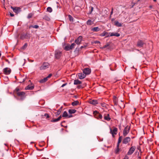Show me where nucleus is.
Wrapping results in <instances>:
<instances>
[{
    "label": "nucleus",
    "instance_id": "f257e3e1",
    "mask_svg": "<svg viewBox=\"0 0 159 159\" xmlns=\"http://www.w3.org/2000/svg\"><path fill=\"white\" fill-rule=\"evenodd\" d=\"M93 114L94 117L98 120H101L102 118V115L97 111H95L93 112Z\"/></svg>",
    "mask_w": 159,
    "mask_h": 159
},
{
    "label": "nucleus",
    "instance_id": "f03ea898",
    "mask_svg": "<svg viewBox=\"0 0 159 159\" xmlns=\"http://www.w3.org/2000/svg\"><path fill=\"white\" fill-rule=\"evenodd\" d=\"M16 93L18 96L20 97L21 100H23L25 97V93L24 92H17Z\"/></svg>",
    "mask_w": 159,
    "mask_h": 159
},
{
    "label": "nucleus",
    "instance_id": "7ed1b4c3",
    "mask_svg": "<svg viewBox=\"0 0 159 159\" xmlns=\"http://www.w3.org/2000/svg\"><path fill=\"white\" fill-rule=\"evenodd\" d=\"M130 129V127L127 126L125 128L123 131V135L124 136H126L129 133Z\"/></svg>",
    "mask_w": 159,
    "mask_h": 159
},
{
    "label": "nucleus",
    "instance_id": "20e7f679",
    "mask_svg": "<svg viewBox=\"0 0 159 159\" xmlns=\"http://www.w3.org/2000/svg\"><path fill=\"white\" fill-rule=\"evenodd\" d=\"M49 66V65L48 63L44 62L43 64L40 67V69L41 70H45L48 68Z\"/></svg>",
    "mask_w": 159,
    "mask_h": 159
},
{
    "label": "nucleus",
    "instance_id": "39448f33",
    "mask_svg": "<svg viewBox=\"0 0 159 159\" xmlns=\"http://www.w3.org/2000/svg\"><path fill=\"white\" fill-rule=\"evenodd\" d=\"M136 147L135 146H133L131 147L129 149L127 152V154L128 155H130L132 154L135 150Z\"/></svg>",
    "mask_w": 159,
    "mask_h": 159
},
{
    "label": "nucleus",
    "instance_id": "423d86ee",
    "mask_svg": "<svg viewBox=\"0 0 159 159\" xmlns=\"http://www.w3.org/2000/svg\"><path fill=\"white\" fill-rule=\"evenodd\" d=\"M117 131V129L116 127L114 128L113 130L111 128H110V133L112 134V137H114L115 135L117 134L116 132Z\"/></svg>",
    "mask_w": 159,
    "mask_h": 159
},
{
    "label": "nucleus",
    "instance_id": "0eeeda50",
    "mask_svg": "<svg viewBox=\"0 0 159 159\" xmlns=\"http://www.w3.org/2000/svg\"><path fill=\"white\" fill-rule=\"evenodd\" d=\"M30 37V34L28 33H26L21 34L20 35V38L21 39H24L27 37Z\"/></svg>",
    "mask_w": 159,
    "mask_h": 159
},
{
    "label": "nucleus",
    "instance_id": "6e6552de",
    "mask_svg": "<svg viewBox=\"0 0 159 159\" xmlns=\"http://www.w3.org/2000/svg\"><path fill=\"white\" fill-rule=\"evenodd\" d=\"M91 72V69L89 68H85L83 70L84 73L85 75L89 74Z\"/></svg>",
    "mask_w": 159,
    "mask_h": 159
},
{
    "label": "nucleus",
    "instance_id": "1a4fd4ad",
    "mask_svg": "<svg viewBox=\"0 0 159 159\" xmlns=\"http://www.w3.org/2000/svg\"><path fill=\"white\" fill-rule=\"evenodd\" d=\"M131 140L130 138L129 137H126L122 141V143L124 144H127Z\"/></svg>",
    "mask_w": 159,
    "mask_h": 159
},
{
    "label": "nucleus",
    "instance_id": "9d476101",
    "mask_svg": "<svg viewBox=\"0 0 159 159\" xmlns=\"http://www.w3.org/2000/svg\"><path fill=\"white\" fill-rule=\"evenodd\" d=\"M82 40V36H79L77 39L75 40V42L77 44H80L81 43V42Z\"/></svg>",
    "mask_w": 159,
    "mask_h": 159
},
{
    "label": "nucleus",
    "instance_id": "9b49d317",
    "mask_svg": "<svg viewBox=\"0 0 159 159\" xmlns=\"http://www.w3.org/2000/svg\"><path fill=\"white\" fill-rule=\"evenodd\" d=\"M3 71L5 74L8 75L10 74L11 70L10 68L6 67L3 69Z\"/></svg>",
    "mask_w": 159,
    "mask_h": 159
},
{
    "label": "nucleus",
    "instance_id": "f8f14e48",
    "mask_svg": "<svg viewBox=\"0 0 159 159\" xmlns=\"http://www.w3.org/2000/svg\"><path fill=\"white\" fill-rule=\"evenodd\" d=\"M61 52L59 51H56L55 53V57L57 59H59L61 56Z\"/></svg>",
    "mask_w": 159,
    "mask_h": 159
},
{
    "label": "nucleus",
    "instance_id": "ddd939ff",
    "mask_svg": "<svg viewBox=\"0 0 159 159\" xmlns=\"http://www.w3.org/2000/svg\"><path fill=\"white\" fill-rule=\"evenodd\" d=\"M11 8L13 9V11L16 13H19L20 11V7H11Z\"/></svg>",
    "mask_w": 159,
    "mask_h": 159
},
{
    "label": "nucleus",
    "instance_id": "4468645a",
    "mask_svg": "<svg viewBox=\"0 0 159 159\" xmlns=\"http://www.w3.org/2000/svg\"><path fill=\"white\" fill-rule=\"evenodd\" d=\"M109 34H110V35H108L107 36H116V37H119L120 36V34L118 33H110Z\"/></svg>",
    "mask_w": 159,
    "mask_h": 159
},
{
    "label": "nucleus",
    "instance_id": "2eb2a0df",
    "mask_svg": "<svg viewBox=\"0 0 159 159\" xmlns=\"http://www.w3.org/2000/svg\"><path fill=\"white\" fill-rule=\"evenodd\" d=\"M78 76L80 79H83L86 77V75L84 73H80L78 74Z\"/></svg>",
    "mask_w": 159,
    "mask_h": 159
},
{
    "label": "nucleus",
    "instance_id": "dca6fc26",
    "mask_svg": "<svg viewBox=\"0 0 159 159\" xmlns=\"http://www.w3.org/2000/svg\"><path fill=\"white\" fill-rule=\"evenodd\" d=\"M101 30V29L98 27H93L91 29V30L93 32H98Z\"/></svg>",
    "mask_w": 159,
    "mask_h": 159
},
{
    "label": "nucleus",
    "instance_id": "f3484780",
    "mask_svg": "<svg viewBox=\"0 0 159 159\" xmlns=\"http://www.w3.org/2000/svg\"><path fill=\"white\" fill-rule=\"evenodd\" d=\"M34 88V85L31 84V85H29L28 86L26 87L25 89L26 90H32Z\"/></svg>",
    "mask_w": 159,
    "mask_h": 159
},
{
    "label": "nucleus",
    "instance_id": "a211bd4d",
    "mask_svg": "<svg viewBox=\"0 0 159 159\" xmlns=\"http://www.w3.org/2000/svg\"><path fill=\"white\" fill-rule=\"evenodd\" d=\"M86 23L88 25H91L93 24L94 20H91L89 19L87 21Z\"/></svg>",
    "mask_w": 159,
    "mask_h": 159
},
{
    "label": "nucleus",
    "instance_id": "6ab92c4d",
    "mask_svg": "<svg viewBox=\"0 0 159 159\" xmlns=\"http://www.w3.org/2000/svg\"><path fill=\"white\" fill-rule=\"evenodd\" d=\"M144 43L142 40H139L137 42V45L138 47H142Z\"/></svg>",
    "mask_w": 159,
    "mask_h": 159
},
{
    "label": "nucleus",
    "instance_id": "aec40b11",
    "mask_svg": "<svg viewBox=\"0 0 159 159\" xmlns=\"http://www.w3.org/2000/svg\"><path fill=\"white\" fill-rule=\"evenodd\" d=\"M104 119L105 120H107V121H109L111 118L110 117V115L109 114H107V115H104Z\"/></svg>",
    "mask_w": 159,
    "mask_h": 159
},
{
    "label": "nucleus",
    "instance_id": "412c9836",
    "mask_svg": "<svg viewBox=\"0 0 159 159\" xmlns=\"http://www.w3.org/2000/svg\"><path fill=\"white\" fill-rule=\"evenodd\" d=\"M89 103L93 105H96L98 103V101L96 100H92L90 101Z\"/></svg>",
    "mask_w": 159,
    "mask_h": 159
},
{
    "label": "nucleus",
    "instance_id": "4be33fe9",
    "mask_svg": "<svg viewBox=\"0 0 159 159\" xmlns=\"http://www.w3.org/2000/svg\"><path fill=\"white\" fill-rule=\"evenodd\" d=\"M115 25L118 27H120L122 26L121 23H119L118 21H115Z\"/></svg>",
    "mask_w": 159,
    "mask_h": 159
},
{
    "label": "nucleus",
    "instance_id": "5701e85b",
    "mask_svg": "<svg viewBox=\"0 0 159 159\" xmlns=\"http://www.w3.org/2000/svg\"><path fill=\"white\" fill-rule=\"evenodd\" d=\"M81 83V82L78 80H75L74 81V84L75 85L80 84Z\"/></svg>",
    "mask_w": 159,
    "mask_h": 159
},
{
    "label": "nucleus",
    "instance_id": "b1692460",
    "mask_svg": "<svg viewBox=\"0 0 159 159\" xmlns=\"http://www.w3.org/2000/svg\"><path fill=\"white\" fill-rule=\"evenodd\" d=\"M76 112V110L74 109H69L68 111L69 113L70 114L75 113Z\"/></svg>",
    "mask_w": 159,
    "mask_h": 159
},
{
    "label": "nucleus",
    "instance_id": "393cba45",
    "mask_svg": "<svg viewBox=\"0 0 159 159\" xmlns=\"http://www.w3.org/2000/svg\"><path fill=\"white\" fill-rule=\"evenodd\" d=\"M61 117V116H60L57 119H53L51 121L52 122H57V121H59L60 120Z\"/></svg>",
    "mask_w": 159,
    "mask_h": 159
},
{
    "label": "nucleus",
    "instance_id": "a878e982",
    "mask_svg": "<svg viewBox=\"0 0 159 159\" xmlns=\"http://www.w3.org/2000/svg\"><path fill=\"white\" fill-rule=\"evenodd\" d=\"M113 102L115 104V105H117L118 103L117 100V98L115 96H113Z\"/></svg>",
    "mask_w": 159,
    "mask_h": 159
},
{
    "label": "nucleus",
    "instance_id": "bb28decb",
    "mask_svg": "<svg viewBox=\"0 0 159 159\" xmlns=\"http://www.w3.org/2000/svg\"><path fill=\"white\" fill-rule=\"evenodd\" d=\"M108 33H107L106 32L104 31L102 33H101L100 35L101 36H102V37H103V36H107H107L108 35Z\"/></svg>",
    "mask_w": 159,
    "mask_h": 159
},
{
    "label": "nucleus",
    "instance_id": "cd10ccee",
    "mask_svg": "<svg viewBox=\"0 0 159 159\" xmlns=\"http://www.w3.org/2000/svg\"><path fill=\"white\" fill-rule=\"evenodd\" d=\"M79 103V102L78 101H74L72 103V105L73 106H75L78 105Z\"/></svg>",
    "mask_w": 159,
    "mask_h": 159
},
{
    "label": "nucleus",
    "instance_id": "c85d7f7f",
    "mask_svg": "<svg viewBox=\"0 0 159 159\" xmlns=\"http://www.w3.org/2000/svg\"><path fill=\"white\" fill-rule=\"evenodd\" d=\"M62 116L64 117H66L67 118L68 116V115L67 112L66 111H65L63 113Z\"/></svg>",
    "mask_w": 159,
    "mask_h": 159
},
{
    "label": "nucleus",
    "instance_id": "c756f323",
    "mask_svg": "<svg viewBox=\"0 0 159 159\" xmlns=\"http://www.w3.org/2000/svg\"><path fill=\"white\" fill-rule=\"evenodd\" d=\"M48 80L47 78L46 77L45 78H44L43 79H42L41 80H40L39 82L40 83H43L46 81Z\"/></svg>",
    "mask_w": 159,
    "mask_h": 159
},
{
    "label": "nucleus",
    "instance_id": "7c9ffc66",
    "mask_svg": "<svg viewBox=\"0 0 159 159\" xmlns=\"http://www.w3.org/2000/svg\"><path fill=\"white\" fill-rule=\"evenodd\" d=\"M29 28H33L35 29H38L39 28V26L36 25H31L30 26Z\"/></svg>",
    "mask_w": 159,
    "mask_h": 159
},
{
    "label": "nucleus",
    "instance_id": "2f4dec72",
    "mask_svg": "<svg viewBox=\"0 0 159 159\" xmlns=\"http://www.w3.org/2000/svg\"><path fill=\"white\" fill-rule=\"evenodd\" d=\"M70 45H68L66 46L65 48V49L66 51H69L70 50Z\"/></svg>",
    "mask_w": 159,
    "mask_h": 159
},
{
    "label": "nucleus",
    "instance_id": "473e14b6",
    "mask_svg": "<svg viewBox=\"0 0 159 159\" xmlns=\"http://www.w3.org/2000/svg\"><path fill=\"white\" fill-rule=\"evenodd\" d=\"M68 17H69V20L70 21H72V22H73V20H74L73 18L71 15H68Z\"/></svg>",
    "mask_w": 159,
    "mask_h": 159
},
{
    "label": "nucleus",
    "instance_id": "72a5a7b5",
    "mask_svg": "<svg viewBox=\"0 0 159 159\" xmlns=\"http://www.w3.org/2000/svg\"><path fill=\"white\" fill-rule=\"evenodd\" d=\"M75 45V43H72L70 45V49H72L74 48V46Z\"/></svg>",
    "mask_w": 159,
    "mask_h": 159
},
{
    "label": "nucleus",
    "instance_id": "f704fd0d",
    "mask_svg": "<svg viewBox=\"0 0 159 159\" xmlns=\"http://www.w3.org/2000/svg\"><path fill=\"white\" fill-rule=\"evenodd\" d=\"M47 11L49 12H51L52 11V9L51 7H48L47 8Z\"/></svg>",
    "mask_w": 159,
    "mask_h": 159
},
{
    "label": "nucleus",
    "instance_id": "c9c22d12",
    "mask_svg": "<svg viewBox=\"0 0 159 159\" xmlns=\"http://www.w3.org/2000/svg\"><path fill=\"white\" fill-rule=\"evenodd\" d=\"M122 136H120L119 138L118 141V143H121V141H122Z\"/></svg>",
    "mask_w": 159,
    "mask_h": 159
},
{
    "label": "nucleus",
    "instance_id": "e433bc0d",
    "mask_svg": "<svg viewBox=\"0 0 159 159\" xmlns=\"http://www.w3.org/2000/svg\"><path fill=\"white\" fill-rule=\"evenodd\" d=\"M33 15V14L32 13H29V14H28V15L27 18L28 19H30V18H31L32 17Z\"/></svg>",
    "mask_w": 159,
    "mask_h": 159
},
{
    "label": "nucleus",
    "instance_id": "4c0bfd02",
    "mask_svg": "<svg viewBox=\"0 0 159 159\" xmlns=\"http://www.w3.org/2000/svg\"><path fill=\"white\" fill-rule=\"evenodd\" d=\"M61 108L60 109H59V110H58L57 111V114L58 115H59L61 113Z\"/></svg>",
    "mask_w": 159,
    "mask_h": 159
},
{
    "label": "nucleus",
    "instance_id": "58836bf2",
    "mask_svg": "<svg viewBox=\"0 0 159 159\" xmlns=\"http://www.w3.org/2000/svg\"><path fill=\"white\" fill-rule=\"evenodd\" d=\"M120 151V149L119 148H116V149L115 150V153L117 154Z\"/></svg>",
    "mask_w": 159,
    "mask_h": 159
},
{
    "label": "nucleus",
    "instance_id": "ea45409f",
    "mask_svg": "<svg viewBox=\"0 0 159 159\" xmlns=\"http://www.w3.org/2000/svg\"><path fill=\"white\" fill-rule=\"evenodd\" d=\"M93 7H91V9L89 12V14H91L92 13L93 11Z\"/></svg>",
    "mask_w": 159,
    "mask_h": 159
},
{
    "label": "nucleus",
    "instance_id": "a19ab883",
    "mask_svg": "<svg viewBox=\"0 0 159 159\" xmlns=\"http://www.w3.org/2000/svg\"><path fill=\"white\" fill-rule=\"evenodd\" d=\"M27 46V43H25V44L24 45V46L22 47V48L24 49L26 48Z\"/></svg>",
    "mask_w": 159,
    "mask_h": 159
},
{
    "label": "nucleus",
    "instance_id": "79ce46f5",
    "mask_svg": "<svg viewBox=\"0 0 159 159\" xmlns=\"http://www.w3.org/2000/svg\"><path fill=\"white\" fill-rule=\"evenodd\" d=\"M67 84L66 83H65V84H63L61 86V87H63L64 86H66V84Z\"/></svg>",
    "mask_w": 159,
    "mask_h": 159
},
{
    "label": "nucleus",
    "instance_id": "37998d69",
    "mask_svg": "<svg viewBox=\"0 0 159 159\" xmlns=\"http://www.w3.org/2000/svg\"><path fill=\"white\" fill-rule=\"evenodd\" d=\"M123 159H129V157L128 156L126 155L125 156Z\"/></svg>",
    "mask_w": 159,
    "mask_h": 159
},
{
    "label": "nucleus",
    "instance_id": "c03bdc74",
    "mask_svg": "<svg viewBox=\"0 0 159 159\" xmlns=\"http://www.w3.org/2000/svg\"><path fill=\"white\" fill-rule=\"evenodd\" d=\"M52 75L51 74H50L49 75L47 76V77H46L47 78V79H48V78H50L51 76H52Z\"/></svg>",
    "mask_w": 159,
    "mask_h": 159
},
{
    "label": "nucleus",
    "instance_id": "a18cd8bd",
    "mask_svg": "<svg viewBox=\"0 0 159 159\" xmlns=\"http://www.w3.org/2000/svg\"><path fill=\"white\" fill-rule=\"evenodd\" d=\"M113 9L112 8L111 9V15L113 13Z\"/></svg>",
    "mask_w": 159,
    "mask_h": 159
},
{
    "label": "nucleus",
    "instance_id": "49530a36",
    "mask_svg": "<svg viewBox=\"0 0 159 159\" xmlns=\"http://www.w3.org/2000/svg\"><path fill=\"white\" fill-rule=\"evenodd\" d=\"M72 116L71 114H70L69 115H68V116L67 117V118H70L72 117Z\"/></svg>",
    "mask_w": 159,
    "mask_h": 159
},
{
    "label": "nucleus",
    "instance_id": "de8ad7c7",
    "mask_svg": "<svg viewBox=\"0 0 159 159\" xmlns=\"http://www.w3.org/2000/svg\"><path fill=\"white\" fill-rule=\"evenodd\" d=\"M86 47V46H81V47H80V48L81 49H82L83 48H85Z\"/></svg>",
    "mask_w": 159,
    "mask_h": 159
},
{
    "label": "nucleus",
    "instance_id": "09e8293b",
    "mask_svg": "<svg viewBox=\"0 0 159 159\" xmlns=\"http://www.w3.org/2000/svg\"><path fill=\"white\" fill-rule=\"evenodd\" d=\"M45 116H46V117H47V118H49V115H48V114H45Z\"/></svg>",
    "mask_w": 159,
    "mask_h": 159
},
{
    "label": "nucleus",
    "instance_id": "8fccbe9b",
    "mask_svg": "<svg viewBox=\"0 0 159 159\" xmlns=\"http://www.w3.org/2000/svg\"><path fill=\"white\" fill-rule=\"evenodd\" d=\"M120 145V143H117V148H119Z\"/></svg>",
    "mask_w": 159,
    "mask_h": 159
},
{
    "label": "nucleus",
    "instance_id": "3c124183",
    "mask_svg": "<svg viewBox=\"0 0 159 159\" xmlns=\"http://www.w3.org/2000/svg\"><path fill=\"white\" fill-rule=\"evenodd\" d=\"M10 15L12 17L13 16H14V15L13 14H12L11 13H10Z\"/></svg>",
    "mask_w": 159,
    "mask_h": 159
},
{
    "label": "nucleus",
    "instance_id": "603ef678",
    "mask_svg": "<svg viewBox=\"0 0 159 159\" xmlns=\"http://www.w3.org/2000/svg\"><path fill=\"white\" fill-rule=\"evenodd\" d=\"M6 62H7L9 64L10 63V62L7 59L6 60Z\"/></svg>",
    "mask_w": 159,
    "mask_h": 159
},
{
    "label": "nucleus",
    "instance_id": "864d4df0",
    "mask_svg": "<svg viewBox=\"0 0 159 159\" xmlns=\"http://www.w3.org/2000/svg\"><path fill=\"white\" fill-rule=\"evenodd\" d=\"M102 106L103 107H104L105 106V104H102Z\"/></svg>",
    "mask_w": 159,
    "mask_h": 159
},
{
    "label": "nucleus",
    "instance_id": "5fc2aeb1",
    "mask_svg": "<svg viewBox=\"0 0 159 159\" xmlns=\"http://www.w3.org/2000/svg\"><path fill=\"white\" fill-rule=\"evenodd\" d=\"M16 90L17 91V92H19V89H16Z\"/></svg>",
    "mask_w": 159,
    "mask_h": 159
},
{
    "label": "nucleus",
    "instance_id": "6e6d98bb",
    "mask_svg": "<svg viewBox=\"0 0 159 159\" xmlns=\"http://www.w3.org/2000/svg\"><path fill=\"white\" fill-rule=\"evenodd\" d=\"M43 149H38V151H41L43 150Z\"/></svg>",
    "mask_w": 159,
    "mask_h": 159
},
{
    "label": "nucleus",
    "instance_id": "4d7b16f0",
    "mask_svg": "<svg viewBox=\"0 0 159 159\" xmlns=\"http://www.w3.org/2000/svg\"><path fill=\"white\" fill-rule=\"evenodd\" d=\"M149 7L150 8H152V5H150L149 6Z\"/></svg>",
    "mask_w": 159,
    "mask_h": 159
},
{
    "label": "nucleus",
    "instance_id": "13d9d810",
    "mask_svg": "<svg viewBox=\"0 0 159 159\" xmlns=\"http://www.w3.org/2000/svg\"><path fill=\"white\" fill-rule=\"evenodd\" d=\"M114 18H112V19H111L112 21H114Z\"/></svg>",
    "mask_w": 159,
    "mask_h": 159
},
{
    "label": "nucleus",
    "instance_id": "bf43d9fd",
    "mask_svg": "<svg viewBox=\"0 0 159 159\" xmlns=\"http://www.w3.org/2000/svg\"><path fill=\"white\" fill-rule=\"evenodd\" d=\"M154 2H156L157 0H153Z\"/></svg>",
    "mask_w": 159,
    "mask_h": 159
},
{
    "label": "nucleus",
    "instance_id": "052dcab7",
    "mask_svg": "<svg viewBox=\"0 0 159 159\" xmlns=\"http://www.w3.org/2000/svg\"><path fill=\"white\" fill-rule=\"evenodd\" d=\"M4 145H5V146H7V144H6V143H5V144H4Z\"/></svg>",
    "mask_w": 159,
    "mask_h": 159
},
{
    "label": "nucleus",
    "instance_id": "680f3d73",
    "mask_svg": "<svg viewBox=\"0 0 159 159\" xmlns=\"http://www.w3.org/2000/svg\"><path fill=\"white\" fill-rule=\"evenodd\" d=\"M107 47V45H105L104 47L105 48H106Z\"/></svg>",
    "mask_w": 159,
    "mask_h": 159
},
{
    "label": "nucleus",
    "instance_id": "e2e57ef3",
    "mask_svg": "<svg viewBox=\"0 0 159 159\" xmlns=\"http://www.w3.org/2000/svg\"><path fill=\"white\" fill-rule=\"evenodd\" d=\"M57 8H58V7H59V6L57 5Z\"/></svg>",
    "mask_w": 159,
    "mask_h": 159
},
{
    "label": "nucleus",
    "instance_id": "0e129e2a",
    "mask_svg": "<svg viewBox=\"0 0 159 159\" xmlns=\"http://www.w3.org/2000/svg\"><path fill=\"white\" fill-rule=\"evenodd\" d=\"M5 0H3V2H5Z\"/></svg>",
    "mask_w": 159,
    "mask_h": 159
}]
</instances>
